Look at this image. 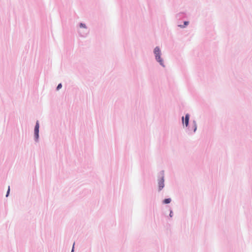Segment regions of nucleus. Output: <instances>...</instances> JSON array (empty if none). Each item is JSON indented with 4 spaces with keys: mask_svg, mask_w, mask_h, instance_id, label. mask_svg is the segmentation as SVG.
Wrapping results in <instances>:
<instances>
[{
    "mask_svg": "<svg viewBox=\"0 0 252 252\" xmlns=\"http://www.w3.org/2000/svg\"><path fill=\"white\" fill-rule=\"evenodd\" d=\"M170 217H172V212H170Z\"/></svg>",
    "mask_w": 252,
    "mask_h": 252,
    "instance_id": "nucleus-12",
    "label": "nucleus"
},
{
    "mask_svg": "<svg viewBox=\"0 0 252 252\" xmlns=\"http://www.w3.org/2000/svg\"><path fill=\"white\" fill-rule=\"evenodd\" d=\"M9 191H10V188H9V187H8V191H7V192L6 196H7L8 195Z\"/></svg>",
    "mask_w": 252,
    "mask_h": 252,
    "instance_id": "nucleus-9",
    "label": "nucleus"
},
{
    "mask_svg": "<svg viewBox=\"0 0 252 252\" xmlns=\"http://www.w3.org/2000/svg\"><path fill=\"white\" fill-rule=\"evenodd\" d=\"M188 24H189V22H188V21H185V22H184V25H185V26H187V25H188Z\"/></svg>",
    "mask_w": 252,
    "mask_h": 252,
    "instance_id": "nucleus-8",
    "label": "nucleus"
},
{
    "mask_svg": "<svg viewBox=\"0 0 252 252\" xmlns=\"http://www.w3.org/2000/svg\"><path fill=\"white\" fill-rule=\"evenodd\" d=\"M170 202H171V199H170V198H167L163 200V203L165 204L169 203Z\"/></svg>",
    "mask_w": 252,
    "mask_h": 252,
    "instance_id": "nucleus-5",
    "label": "nucleus"
},
{
    "mask_svg": "<svg viewBox=\"0 0 252 252\" xmlns=\"http://www.w3.org/2000/svg\"><path fill=\"white\" fill-rule=\"evenodd\" d=\"M180 26V27H181V28H184V26H181V25H180V26Z\"/></svg>",
    "mask_w": 252,
    "mask_h": 252,
    "instance_id": "nucleus-13",
    "label": "nucleus"
},
{
    "mask_svg": "<svg viewBox=\"0 0 252 252\" xmlns=\"http://www.w3.org/2000/svg\"><path fill=\"white\" fill-rule=\"evenodd\" d=\"M80 27H83V28H86L85 25H84V24H83L82 23L80 24Z\"/></svg>",
    "mask_w": 252,
    "mask_h": 252,
    "instance_id": "nucleus-7",
    "label": "nucleus"
},
{
    "mask_svg": "<svg viewBox=\"0 0 252 252\" xmlns=\"http://www.w3.org/2000/svg\"><path fill=\"white\" fill-rule=\"evenodd\" d=\"M164 180L163 178H161L158 182V188L159 190H161L164 187Z\"/></svg>",
    "mask_w": 252,
    "mask_h": 252,
    "instance_id": "nucleus-3",
    "label": "nucleus"
},
{
    "mask_svg": "<svg viewBox=\"0 0 252 252\" xmlns=\"http://www.w3.org/2000/svg\"><path fill=\"white\" fill-rule=\"evenodd\" d=\"M154 53L156 55L157 60L160 63L161 65H163V62L162 60L161 59L160 56V49L158 47H156L155 48Z\"/></svg>",
    "mask_w": 252,
    "mask_h": 252,
    "instance_id": "nucleus-1",
    "label": "nucleus"
},
{
    "mask_svg": "<svg viewBox=\"0 0 252 252\" xmlns=\"http://www.w3.org/2000/svg\"><path fill=\"white\" fill-rule=\"evenodd\" d=\"M182 120H183V123H184V117L182 118Z\"/></svg>",
    "mask_w": 252,
    "mask_h": 252,
    "instance_id": "nucleus-11",
    "label": "nucleus"
},
{
    "mask_svg": "<svg viewBox=\"0 0 252 252\" xmlns=\"http://www.w3.org/2000/svg\"><path fill=\"white\" fill-rule=\"evenodd\" d=\"M62 87V85L61 84H59L58 86H57V89L58 90H59L60 89H61Z\"/></svg>",
    "mask_w": 252,
    "mask_h": 252,
    "instance_id": "nucleus-6",
    "label": "nucleus"
},
{
    "mask_svg": "<svg viewBox=\"0 0 252 252\" xmlns=\"http://www.w3.org/2000/svg\"><path fill=\"white\" fill-rule=\"evenodd\" d=\"M39 125L38 122L37 121L36 122L35 128H34V133L35 135V137L36 138H38V133H39Z\"/></svg>",
    "mask_w": 252,
    "mask_h": 252,
    "instance_id": "nucleus-2",
    "label": "nucleus"
},
{
    "mask_svg": "<svg viewBox=\"0 0 252 252\" xmlns=\"http://www.w3.org/2000/svg\"><path fill=\"white\" fill-rule=\"evenodd\" d=\"M189 120V115L187 114L186 115L185 120V123L186 126H188Z\"/></svg>",
    "mask_w": 252,
    "mask_h": 252,
    "instance_id": "nucleus-4",
    "label": "nucleus"
},
{
    "mask_svg": "<svg viewBox=\"0 0 252 252\" xmlns=\"http://www.w3.org/2000/svg\"><path fill=\"white\" fill-rule=\"evenodd\" d=\"M74 245H75V243H74V244H73V248H72V249L71 252H73V251H74Z\"/></svg>",
    "mask_w": 252,
    "mask_h": 252,
    "instance_id": "nucleus-10",
    "label": "nucleus"
}]
</instances>
